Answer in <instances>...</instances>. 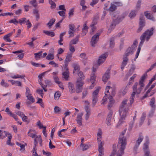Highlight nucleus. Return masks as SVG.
Returning a JSON list of instances; mask_svg holds the SVG:
<instances>
[{
	"instance_id": "nucleus-6",
	"label": "nucleus",
	"mask_w": 156,
	"mask_h": 156,
	"mask_svg": "<svg viewBox=\"0 0 156 156\" xmlns=\"http://www.w3.org/2000/svg\"><path fill=\"white\" fill-rule=\"evenodd\" d=\"M137 43V41H135L131 47L127 49L124 55L128 56L132 54L136 49Z\"/></svg>"
},
{
	"instance_id": "nucleus-3",
	"label": "nucleus",
	"mask_w": 156,
	"mask_h": 156,
	"mask_svg": "<svg viewBox=\"0 0 156 156\" xmlns=\"http://www.w3.org/2000/svg\"><path fill=\"white\" fill-rule=\"evenodd\" d=\"M102 132L100 129H98L97 133V139L98 144V151L99 154L98 156H102L104 154L103 145L104 144V142L101 141L102 135Z\"/></svg>"
},
{
	"instance_id": "nucleus-43",
	"label": "nucleus",
	"mask_w": 156,
	"mask_h": 156,
	"mask_svg": "<svg viewBox=\"0 0 156 156\" xmlns=\"http://www.w3.org/2000/svg\"><path fill=\"white\" fill-rule=\"evenodd\" d=\"M34 131L33 130L30 129L28 132V135L32 138H34L36 135L33 133Z\"/></svg>"
},
{
	"instance_id": "nucleus-54",
	"label": "nucleus",
	"mask_w": 156,
	"mask_h": 156,
	"mask_svg": "<svg viewBox=\"0 0 156 156\" xmlns=\"http://www.w3.org/2000/svg\"><path fill=\"white\" fill-rule=\"evenodd\" d=\"M109 97L105 95L102 101L101 102V104L102 105H104L106 103V101H107V98H108Z\"/></svg>"
},
{
	"instance_id": "nucleus-64",
	"label": "nucleus",
	"mask_w": 156,
	"mask_h": 156,
	"mask_svg": "<svg viewBox=\"0 0 156 156\" xmlns=\"http://www.w3.org/2000/svg\"><path fill=\"white\" fill-rule=\"evenodd\" d=\"M49 64L52 65V66L54 67H58V64L56 63L54 61H52L49 62Z\"/></svg>"
},
{
	"instance_id": "nucleus-9",
	"label": "nucleus",
	"mask_w": 156,
	"mask_h": 156,
	"mask_svg": "<svg viewBox=\"0 0 156 156\" xmlns=\"http://www.w3.org/2000/svg\"><path fill=\"white\" fill-rule=\"evenodd\" d=\"M101 87H97L96 90L93 92L92 94V105L94 106L98 101V95Z\"/></svg>"
},
{
	"instance_id": "nucleus-33",
	"label": "nucleus",
	"mask_w": 156,
	"mask_h": 156,
	"mask_svg": "<svg viewBox=\"0 0 156 156\" xmlns=\"http://www.w3.org/2000/svg\"><path fill=\"white\" fill-rule=\"evenodd\" d=\"M88 29V27L86 25V23L84 24L83 25V27L82 29V35L83 36H84L87 32Z\"/></svg>"
},
{
	"instance_id": "nucleus-28",
	"label": "nucleus",
	"mask_w": 156,
	"mask_h": 156,
	"mask_svg": "<svg viewBox=\"0 0 156 156\" xmlns=\"http://www.w3.org/2000/svg\"><path fill=\"white\" fill-rule=\"evenodd\" d=\"M149 142L148 141H147L144 144V147L143 150L144 152V154H145L146 152H149L150 153V151L149 149Z\"/></svg>"
},
{
	"instance_id": "nucleus-41",
	"label": "nucleus",
	"mask_w": 156,
	"mask_h": 156,
	"mask_svg": "<svg viewBox=\"0 0 156 156\" xmlns=\"http://www.w3.org/2000/svg\"><path fill=\"white\" fill-rule=\"evenodd\" d=\"M46 72L40 74L38 76V78L39 79L38 82L39 84L41 85L42 83L41 81L42 78L44 76L45 74L46 73Z\"/></svg>"
},
{
	"instance_id": "nucleus-61",
	"label": "nucleus",
	"mask_w": 156,
	"mask_h": 156,
	"mask_svg": "<svg viewBox=\"0 0 156 156\" xmlns=\"http://www.w3.org/2000/svg\"><path fill=\"white\" fill-rule=\"evenodd\" d=\"M26 23L28 29H29L31 27L32 24L31 23L30 21L29 20H27L26 21Z\"/></svg>"
},
{
	"instance_id": "nucleus-15",
	"label": "nucleus",
	"mask_w": 156,
	"mask_h": 156,
	"mask_svg": "<svg viewBox=\"0 0 156 156\" xmlns=\"http://www.w3.org/2000/svg\"><path fill=\"white\" fill-rule=\"evenodd\" d=\"M127 101V100L126 99H125L122 101L120 107L119 112H120L121 110L122 112H128V108H127L126 107Z\"/></svg>"
},
{
	"instance_id": "nucleus-40",
	"label": "nucleus",
	"mask_w": 156,
	"mask_h": 156,
	"mask_svg": "<svg viewBox=\"0 0 156 156\" xmlns=\"http://www.w3.org/2000/svg\"><path fill=\"white\" fill-rule=\"evenodd\" d=\"M101 65V64H99L98 62V63H94L92 69L93 72H95L97 71V70L99 66Z\"/></svg>"
},
{
	"instance_id": "nucleus-48",
	"label": "nucleus",
	"mask_w": 156,
	"mask_h": 156,
	"mask_svg": "<svg viewBox=\"0 0 156 156\" xmlns=\"http://www.w3.org/2000/svg\"><path fill=\"white\" fill-rule=\"evenodd\" d=\"M49 4L51 5V8L52 9H54L56 6V4L52 0H48Z\"/></svg>"
},
{
	"instance_id": "nucleus-47",
	"label": "nucleus",
	"mask_w": 156,
	"mask_h": 156,
	"mask_svg": "<svg viewBox=\"0 0 156 156\" xmlns=\"http://www.w3.org/2000/svg\"><path fill=\"white\" fill-rule=\"evenodd\" d=\"M141 0H139L137 2L136 6L135 9L137 11H138L141 8Z\"/></svg>"
},
{
	"instance_id": "nucleus-21",
	"label": "nucleus",
	"mask_w": 156,
	"mask_h": 156,
	"mask_svg": "<svg viewBox=\"0 0 156 156\" xmlns=\"http://www.w3.org/2000/svg\"><path fill=\"white\" fill-rule=\"evenodd\" d=\"M63 77L66 80H68L69 76V72L67 67H65L62 72Z\"/></svg>"
},
{
	"instance_id": "nucleus-11",
	"label": "nucleus",
	"mask_w": 156,
	"mask_h": 156,
	"mask_svg": "<svg viewBox=\"0 0 156 156\" xmlns=\"http://www.w3.org/2000/svg\"><path fill=\"white\" fill-rule=\"evenodd\" d=\"M96 76L95 75V73H92L91 74L89 82L91 83V85L89 86V89H92L95 86L96 83Z\"/></svg>"
},
{
	"instance_id": "nucleus-51",
	"label": "nucleus",
	"mask_w": 156,
	"mask_h": 156,
	"mask_svg": "<svg viewBox=\"0 0 156 156\" xmlns=\"http://www.w3.org/2000/svg\"><path fill=\"white\" fill-rule=\"evenodd\" d=\"M61 96V93L59 91H56L54 94V98L55 100H58Z\"/></svg>"
},
{
	"instance_id": "nucleus-27",
	"label": "nucleus",
	"mask_w": 156,
	"mask_h": 156,
	"mask_svg": "<svg viewBox=\"0 0 156 156\" xmlns=\"http://www.w3.org/2000/svg\"><path fill=\"white\" fill-rule=\"evenodd\" d=\"M129 59L127 57V56L124 55L123 58V61L122 63V65L121 66V68L122 69H123L124 67L126 65L127 62L128 61Z\"/></svg>"
},
{
	"instance_id": "nucleus-44",
	"label": "nucleus",
	"mask_w": 156,
	"mask_h": 156,
	"mask_svg": "<svg viewBox=\"0 0 156 156\" xmlns=\"http://www.w3.org/2000/svg\"><path fill=\"white\" fill-rule=\"evenodd\" d=\"M55 21V19H52L50 20L49 22L47 24V25L49 28H50L51 26L53 25Z\"/></svg>"
},
{
	"instance_id": "nucleus-4",
	"label": "nucleus",
	"mask_w": 156,
	"mask_h": 156,
	"mask_svg": "<svg viewBox=\"0 0 156 156\" xmlns=\"http://www.w3.org/2000/svg\"><path fill=\"white\" fill-rule=\"evenodd\" d=\"M80 78H78L76 83V91L77 93H79L81 91L84 83L83 80L85 78V76L82 72L77 73Z\"/></svg>"
},
{
	"instance_id": "nucleus-59",
	"label": "nucleus",
	"mask_w": 156,
	"mask_h": 156,
	"mask_svg": "<svg viewBox=\"0 0 156 156\" xmlns=\"http://www.w3.org/2000/svg\"><path fill=\"white\" fill-rule=\"evenodd\" d=\"M155 99L154 98H153L151 99L150 102V105L151 107L155 108V105L154 104Z\"/></svg>"
},
{
	"instance_id": "nucleus-50",
	"label": "nucleus",
	"mask_w": 156,
	"mask_h": 156,
	"mask_svg": "<svg viewBox=\"0 0 156 156\" xmlns=\"http://www.w3.org/2000/svg\"><path fill=\"white\" fill-rule=\"evenodd\" d=\"M27 19L25 17L22 18L19 20L18 22L20 25H22L24 23H26Z\"/></svg>"
},
{
	"instance_id": "nucleus-30",
	"label": "nucleus",
	"mask_w": 156,
	"mask_h": 156,
	"mask_svg": "<svg viewBox=\"0 0 156 156\" xmlns=\"http://www.w3.org/2000/svg\"><path fill=\"white\" fill-rule=\"evenodd\" d=\"M73 66L74 69L73 72V73L74 74L77 73L79 72L80 70L79 65L77 63H74Z\"/></svg>"
},
{
	"instance_id": "nucleus-26",
	"label": "nucleus",
	"mask_w": 156,
	"mask_h": 156,
	"mask_svg": "<svg viewBox=\"0 0 156 156\" xmlns=\"http://www.w3.org/2000/svg\"><path fill=\"white\" fill-rule=\"evenodd\" d=\"M23 51L22 50H20L16 51H14L12 52L13 53L16 54L18 57L19 59H22L23 56L24 54L23 53Z\"/></svg>"
},
{
	"instance_id": "nucleus-46",
	"label": "nucleus",
	"mask_w": 156,
	"mask_h": 156,
	"mask_svg": "<svg viewBox=\"0 0 156 156\" xmlns=\"http://www.w3.org/2000/svg\"><path fill=\"white\" fill-rule=\"evenodd\" d=\"M10 76L11 78L15 79L18 78L23 79L24 78V76H23L18 74L11 75Z\"/></svg>"
},
{
	"instance_id": "nucleus-10",
	"label": "nucleus",
	"mask_w": 156,
	"mask_h": 156,
	"mask_svg": "<svg viewBox=\"0 0 156 156\" xmlns=\"http://www.w3.org/2000/svg\"><path fill=\"white\" fill-rule=\"evenodd\" d=\"M100 35V33H97L92 37L90 42V44L92 47L95 46L96 44L98 41Z\"/></svg>"
},
{
	"instance_id": "nucleus-17",
	"label": "nucleus",
	"mask_w": 156,
	"mask_h": 156,
	"mask_svg": "<svg viewBox=\"0 0 156 156\" xmlns=\"http://www.w3.org/2000/svg\"><path fill=\"white\" fill-rule=\"evenodd\" d=\"M54 49L53 48H51L49 51L48 55L46 57V59L48 60H52L54 58Z\"/></svg>"
},
{
	"instance_id": "nucleus-37",
	"label": "nucleus",
	"mask_w": 156,
	"mask_h": 156,
	"mask_svg": "<svg viewBox=\"0 0 156 156\" xmlns=\"http://www.w3.org/2000/svg\"><path fill=\"white\" fill-rule=\"evenodd\" d=\"M79 37H77L75 38L72 39L70 42L69 44L73 45V44H75L77 43L78 42Z\"/></svg>"
},
{
	"instance_id": "nucleus-52",
	"label": "nucleus",
	"mask_w": 156,
	"mask_h": 156,
	"mask_svg": "<svg viewBox=\"0 0 156 156\" xmlns=\"http://www.w3.org/2000/svg\"><path fill=\"white\" fill-rule=\"evenodd\" d=\"M145 20L143 17L140 18V19L139 26L144 27L145 26Z\"/></svg>"
},
{
	"instance_id": "nucleus-5",
	"label": "nucleus",
	"mask_w": 156,
	"mask_h": 156,
	"mask_svg": "<svg viewBox=\"0 0 156 156\" xmlns=\"http://www.w3.org/2000/svg\"><path fill=\"white\" fill-rule=\"evenodd\" d=\"M122 136H119V140L118 143V146L120 148L119 151L121 153H124V151L126 144V138H123Z\"/></svg>"
},
{
	"instance_id": "nucleus-42",
	"label": "nucleus",
	"mask_w": 156,
	"mask_h": 156,
	"mask_svg": "<svg viewBox=\"0 0 156 156\" xmlns=\"http://www.w3.org/2000/svg\"><path fill=\"white\" fill-rule=\"evenodd\" d=\"M43 32L46 34L48 36H50L51 37H53L55 35V33L54 32L52 31H50L44 30L43 31Z\"/></svg>"
},
{
	"instance_id": "nucleus-36",
	"label": "nucleus",
	"mask_w": 156,
	"mask_h": 156,
	"mask_svg": "<svg viewBox=\"0 0 156 156\" xmlns=\"http://www.w3.org/2000/svg\"><path fill=\"white\" fill-rule=\"evenodd\" d=\"M68 87L69 89V92L72 93L75 91V89L73 84L71 83H69L68 84Z\"/></svg>"
},
{
	"instance_id": "nucleus-8",
	"label": "nucleus",
	"mask_w": 156,
	"mask_h": 156,
	"mask_svg": "<svg viewBox=\"0 0 156 156\" xmlns=\"http://www.w3.org/2000/svg\"><path fill=\"white\" fill-rule=\"evenodd\" d=\"M115 88L109 86H107L105 89V95L107 96H113L115 95Z\"/></svg>"
},
{
	"instance_id": "nucleus-24",
	"label": "nucleus",
	"mask_w": 156,
	"mask_h": 156,
	"mask_svg": "<svg viewBox=\"0 0 156 156\" xmlns=\"http://www.w3.org/2000/svg\"><path fill=\"white\" fill-rule=\"evenodd\" d=\"M144 14L147 19L153 21H155V20L154 15L152 14H151L148 11L145 12H144Z\"/></svg>"
},
{
	"instance_id": "nucleus-13",
	"label": "nucleus",
	"mask_w": 156,
	"mask_h": 156,
	"mask_svg": "<svg viewBox=\"0 0 156 156\" xmlns=\"http://www.w3.org/2000/svg\"><path fill=\"white\" fill-rule=\"evenodd\" d=\"M85 104L87 105L85 107V109L86 112V114L85 115V119L86 120L88 119L90 114V110L89 108V102L87 101H85Z\"/></svg>"
},
{
	"instance_id": "nucleus-38",
	"label": "nucleus",
	"mask_w": 156,
	"mask_h": 156,
	"mask_svg": "<svg viewBox=\"0 0 156 156\" xmlns=\"http://www.w3.org/2000/svg\"><path fill=\"white\" fill-rule=\"evenodd\" d=\"M116 21H115L110 26L108 31V33H111L112 30L115 28L116 25V24L115 23Z\"/></svg>"
},
{
	"instance_id": "nucleus-29",
	"label": "nucleus",
	"mask_w": 156,
	"mask_h": 156,
	"mask_svg": "<svg viewBox=\"0 0 156 156\" xmlns=\"http://www.w3.org/2000/svg\"><path fill=\"white\" fill-rule=\"evenodd\" d=\"M155 93L154 90H151V89H149L146 92L143 98L151 96Z\"/></svg>"
},
{
	"instance_id": "nucleus-60",
	"label": "nucleus",
	"mask_w": 156,
	"mask_h": 156,
	"mask_svg": "<svg viewBox=\"0 0 156 156\" xmlns=\"http://www.w3.org/2000/svg\"><path fill=\"white\" fill-rule=\"evenodd\" d=\"M0 84L2 86L5 87H8L9 86V84L8 83L5 82V80L3 79L2 80Z\"/></svg>"
},
{
	"instance_id": "nucleus-31",
	"label": "nucleus",
	"mask_w": 156,
	"mask_h": 156,
	"mask_svg": "<svg viewBox=\"0 0 156 156\" xmlns=\"http://www.w3.org/2000/svg\"><path fill=\"white\" fill-rule=\"evenodd\" d=\"M108 99L109 100V102L108 105V109L111 108L114 103V101L112 98V96H109Z\"/></svg>"
},
{
	"instance_id": "nucleus-63",
	"label": "nucleus",
	"mask_w": 156,
	"mask_h": 156,
	"mask_svg": "<svg viewBox=\"0 0 156 156\" xmlns=\"http://www.w3.org/2000/svg\"><path fill=\"white\" fill-rule=\"evenodd\" d=\"M37 103L39 104L40 105L42 108H44V105L42 103V101L41 99L38 98V101L37 102Z\"/></svg>"
},
{
	"instance_id": "nucleus-62",
	"label": "nucleus",
	"mask_w": 156,
	"mask_h": 156,
	"mask_svg": "<svg viewBox=\"0 0 156 156\" xmlns=\"http://www.w3.org/2000/svg\"><path fill=\"white\" fill-rule=\"evenodd\" d=\"M80 146L82 149L83 151L87 150L89 147L88 145L87 144H81L80 145Z\"/></svg>"
},
{
	"instance_id": "nucleus-45",
	"label": "nucleus",
	"mask_w": 156,
	"mask_h": 156,
	"mask_svg": "<svg viewBox=\"0 0 156 156\" xmlns=\"http://www.w3.org/2000/svg\"><path fill=\"white\" fill-rule=\"evenodd\" d=\"M136 74H134L131 77H130L129 79V82L128 83V85H130L132 84V83L134 81V79L136 77Z\"/></svg>"
},
{
	"instance_id": "nucleus-16",
	"label": "nucleus",
	"mask_w": 156,
	"mask_h": 156,
	"mask_svg": "<svg viewBox=\"0 0 156 156\" xmlns=\"http://www.w3.org/2000/svg\"><path fill=\"white\" fill-rule=\"evenodd\" d=\"M75 29L74 25L73 24H70L69 25V30L68 32L69 35V37H72L74 36V33L75 32Z\"/></svg>"
},
{
	"instance_id": "nucleus-22",
	"label": "nucleus",
	"mask_w": 156,
	"mask_h": 156,
	"mask_svg": "<svg viewBox=\"0 0 156 156\" xmlns=\"http://www.w3.org/2000/svg\"><path fill=\"white\" fill-rule=\"evenodd\" d=\"M72 54L68 53L66 56L65 60V66L67 67L69 62L71 60Z\"/></svg>"
},
{
	"instance_id": "nucleus-49",
	"label": "nucleus",
	"mask_w": 156,
	"mask_h": 156,
	"mask_svg": "<svg viewBox=\"0 0 156 156\" xmlns=\"http://www.w3.org/2000/svg\"><path fill=\"white\" fill-rule=\"evenodd\" d=\"M2 134H5V137H7L8 140L11 139L12 138V135L11 133L6 131H3Z\"/></svg>"
},
{
	"instance_id": "nucleus-7",
	"label": "nucleus",
	"mask_w": 156,
	"mask_h": 156,
	"mask_svg": "<svg viewBox=\"0 0 156 156\" xmlns=\"http://www.w3.org/2000/svg\"><path fill=\"white\" fill-rule=\"evenodd\" d=\"M127 112H122L121 110L120 112H119L120 118L117 125V127H118L125 122Z\"/></svg>"
},
{
	"instance_id": "nucleus-18",
	"label": "nucleus",
	"mask_w": 156,
	"mask_h": 156,
	"mask_svg": "<svg viewBox=\"0 0 156 156\" xmlns=\"http://www.w3.org/2000/svg\"><path fill=\"white\" fill-rule=\"evenodd\" d=\"M110 69H108L106 70L102 76V80L105 83L107 82L110 78Z\"/></svg>"
},
{
	"instance_id": "nucleus-35",
	"label": "nucleus",
	"mask_w": 156,
	"mask_h": 156,
	"mask_svg": "<svg viewBox=\"0 0 156 156\" xmlns=\"http://www.w3.org/2000/svg\"><path fill=\"white\" fill-rule=\"evenodd\" d=\"M33 13L35 16L36 20L37 21L40 19V15L39 13V11L36 9L33 10Z\"/></svg>"
},
{
	"instance_id": "nucleus-39",
	"label": "nucleus",
	"mask_w": 156,
	"mask_h": 156,
	"mask_svg": "<svg viewBox=\"0 0 156 156\" xmlns=\"http://www.w3.org/2000/svg\"><path fill=\"white\" fill-rule=\"evenodd\" d=\"M36 39V38L34 37H33L31 38V41H29L27 43V44L28 45L31 47H33L34 46L33 41Z\"/></svg>"
},
{
	"instance_id": "nucleus-2",
	"label": "nucleus",
	"mask_w": 156,
	"mask_h": 156,
	"mask_svg": "<svg viewBox=\"0 0 156 156\" xmlns=\"http://www.w3.org/2000/svg\"><path fill=\"white\" fill-rule=\"evenodd\" d=\"M154 30V27H152L151 29L147 30L143 33L140 37L141 41L136 51L135 57L133 60L134 61H135L136 59L138 58L141 50V47L144 43V41L146 40L147 41H149L151 36L153 35Z\"/></svg>"
},
{
	"instance_id": "nucleus-1",
	"label": "nucleus",
	"mask_w": 156,
	"mask_h": 156,
	"mask_svg": "<svg viewBox=\"0 0 156 156\" xmlns=\"http://www.w3.org/2000/svg\"><path fill=\"white\" fill-rule=\"evenodd\" d=\"M147 76L146 73L144 74L140 78L139 84L137 82L134 83L133 87V92L130 99V105H132L133 102L135 95L136 94H140L144 87L145 80L147 78Z\"/></svg>"
},
{
	"instance_id": "nucleus-58",
	"label": "nucleus",
	"mask_w": 156,
	"mask_h": 156,
	"mask_svg": "<svg viewBox=\"0 0 156 156\" xmlns=\"http://www.w3.org/2000/svg\"><path fill=\"white\" fill-rule=\"evenodd\" d=\"M114 37H112L110 38V47L112 48L114 47Z\"/></svg>"
},
{
	"instance_id": "nucleus-12",
	"label": "nucleus",
	"mask_w": 156,
	"mask_h": 156,
	"mask_svg": "<svg viewBox=\"0 0 156 156\" xmlns=\"http://www.w3.org/2000/svg\"><path fill=\"white\" fill-rule=\"evenodd\" d=\"M25 95L28 100L30 103H34V99L32 96V94L30 92L29 89L27 87L26 88V92Z\"/></svg>"
},
{
	"instance_id": "nucleus-56",
	"label": "nucleus",
	"mask_w": 156,
	"mask_h": 156,
	"mask_svg": "<svg viewBox=\"0 0 156 156\" xmlns=\"http://www.w3.org/2000/svg\"><path fill=\"white\" fill-rule=\"evenodd\" d=\"M128 85H129L128 84L127 86L125 88H123L121 90V93L123 95H125L127 92V90L128 89Z\"/></svg>"
},
{
	"instance_id": "nucleus-57",
	"label": "nucleus",
	"mask_w": 156,
	"mask_h": 156,
	"mask_svg": "<svg viewBox=\"0 0 156 156\" xmlns=\"http://www.w3.org/2000/svg\"><path fill=\"white\" fill-rule=\"evenodd\" d=\"M69 50L71 52V53L72 54L74 53L75 51V49L74 46L73 45L69 44Z\"/></svg>"
},
{
	"instance_id": "nucleus-34",
	"label": "nucleus",
	"mask_w": 156,
	"mask_h": 156,
	"mask_svg": "<svg viewBox=\"0 0 156 156\" xmlns=\"http://www.w3.org/2000/svg\"><path fill=\"white\" fill-rule=\"evenodd\" d=\"M136 14V11L135 10H132L129 14V17L132 19L135 17Z\"/></svg>"
},
{
	"instance_id": "nucleus-25",
	"label": "nucleus",
	"mask_w": 156,
	"mask_h": 156,
	"mask_svg": "<svg viewBox=\"0 0 156 156\" xmlns=\"http://www.w3.org/2000/svg\"><path fill=\"white\" fill-rule=\"evenodd\" d=\"M42 140L41 137V136L40 135L38 136L36 135L34 139V145H36H36L38 142L40 143V144L41 146V143Z\"/></svg>"
},
{
	"instance_id": "nucleus-23",
	"label": "nucleus",
	"mask_w": 156,
	"mask_h": 156,
	"mask_svg": "<svg viewBox=\"0 0 156 156\" xmlns=\"http://www.w3.org/2000/svg\"><path fill=\"white\" fill-rule=\"evenodd\" d=\"M122 4L121 2H116L114 4H112L109 8V10L113 11L115 10L117 6H121L122 5Z\"/></svg>"
},
{
	"instance_id": "nucleus-19",
	"label": "nucleus",
	"mask_w": 156,
	"mask_h": 156,
	"mask_svg": "<svg viewBox=\"0 0 156 156\" xmlns=\"http://www.w3.org/2000/svg\"><path fill=\"white\" fill-rule=\"evenodd\" d=\"M108 56V55L107 53H105L100 56L98 61L99 64H101L104 63Z\"/></svg>"
},
{
	"instance_id": "nucleus-55",
	"label": "nucleus",
	"mask_w": 156,
	"mask_h": 156,
	"mask_svg": "<svg viewBox=\"0 0 156 156\" xmlns=\"http://www.w3.org/2000/svg\"><path fill=\"white\" fill-rule=\"evenodd\" d=\"M35 55V58L36 60H39L40 58H41V52H38L34 54Z\"/></svg>"
},
{
	"instance_id": "nucleus-53",
	"label": "nucleus",
	"mask_w": 156,
	"mask_h": 156,
	"mask_svg": "<svg viewBox=\"0 0 156 156\" xmlns=\"http://www.w3.org/2000/svg\"><path fill=\"white\" fill-rule=\"evenodd\" d=\"M36 145H34V146L33 150V152L32 155L31 156H41L40 155H38L36 151Z\"/></svg>"
},
{
	"instance_id": "nucleus-32",
	"label": "nucleus",
	"mask_w": 156,
	"mask_h": 156,
	"mask_svg": "<svg viewBox=\"0 0 156 156\" xmlns=\"http://www.w3.org/2000/svg\"><path fill=\"white\" fill-rule=\"evenodd\" d=\"M136 69V66L134 65H132L131 66V68L129 72L126 74V76L127 77L130 76L132 73H133V71Z\"/></svg>"
},
{
	"instance_id": "nucleus-14",
	"label": "nucleus",
	"mask_w": 156,
	"mask_h": 156,
	"mask_svg": "<svg viewBox=\"0 0 156 156\" xmlns=\"http://www.w3.org/2000/svg\"><path fill=\"white\" fill-rule=\"evenodd\" d=\"M143 139V136H140L136 140L135 146L134 147V152L135 153H137L136 152V149L139 146L141 143Z\"/></svg>"
},
{
	"instance_id": "nucleus-20",
	"label": "nucleus",
	"mask_w": 156,
	"mask_h": 156,
	"mask_svg": "<svg viewBox=\"0 0 156 156\" xmlns=\"http://www.w3.org/2000/svg\"><path fill=\"white\" fill-rule=\"evenodd\" d=\"M83 115V112H81L78 113L77 115L76 121L77 124L79 126H81L82 124V116Z\"/></svg>"
}]
</instances>
